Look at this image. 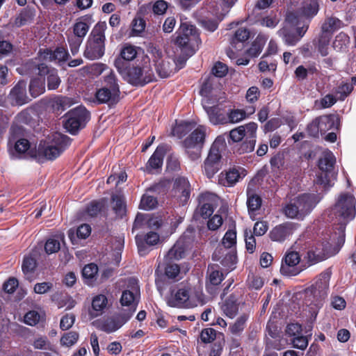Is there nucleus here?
I'll return each instance as SVG.
<instances>
[{"mask_svg": "<svg viewBox=\"0 0 356 356\" xmlns=\"http://www.w3.org/2000/svg\"><path fill=\"white\" fill-rule=\"evenodd\" d=\"M248 316L245 314L241 315L236 322L230 325L229 330L233 334H240L245 328Z\"/></svg>", "mask_w": 356, "mask_h": 356, "instance_id": "obj_49", "label": "nucleus"}, {"mask_svg": "<svg viewBox=\"0 0 356 356\" xmlns=\"http://www.w3.org/2000/svg\"><path fill=\"white\" fill-rule=\"evenodd\" d=\"M283 212L287 218L302 220L297 207L291 201L285 205Z\"/></svg>", "mask_w": 356, "mask_h": 356, "instance_id": "obj_51", "label": "nucleus"}, {"mask_svg": "<svg viewBox=\"0 0 356 356\" xmlns=\"http://www.w3.org/2000/svg\"><path fill=\"white\" fill-rule=\"evenodd\" d=\"M336 162L335 157L332 152L325 150L323 152L318 161V167L322 171L317 175L316 183L324 188H330L333 186L336 176L332 172L334 165Z\"/></svg>", "mask_w": 356, "mask_h": 356, "instance_id": "obj_11", "label": "nucleus"}, {"mask_svg": "<svg viewBox=\"0 0 356 356\" xmlns=\"http://www.w3.org/2000/svg\"><path fill=\"white\" fill-rule=\"evenodd\" d=\"M227 123H237L246 118V112L242 109H232L227 113Z\"/></svg>", "mask_w": 356, "mask_h": 356, "instance_id": "obj_50", "label": "nucleus"}, {"mask_svg": "<svg viewBox=\"0 0 356 356\" xmlns=\"http://www.w3.org/2000/svg\"><path fill=\"white\" fill-rule=\"evenodd\" d=\"M79 339V334L76 332H69L64 334L60 339V344L64 346L70 347L75 344Z\"/></svg>", "mask_w": 356, "mask_h": 356, "instance_id": "obj_54", "label": "nucleus"}, {"mask_svg": "<svg viewBox=\"0 0 356 356\" xmlns=\"http://www.w3.org/2000/svg\"><path fill=\"white\" fill-rule=\"evenodd\" d=\"M330 273L324 272L320 274L314 284L305 290V303L309 307V312L316 316L318 311L328 294Z\"/></svg>", "mask_w": 356, "mask_h": 356, "instance_id": "obj_2", "label": "nucleus"}, {"mask_svg": "<svg viewBox=\"0 0 356 356\" xmlns=\"http://www.w3.org/2000/svg\"><path fill=\"white\" fill-rule=\"evenodd\" d=\"M40 319V316L36 311L27 312L24 318V322L31 326L35 325Z\"/></svg>", "mask_w": 356, "mask_h": 356, "instance_id": "obj_60", "label": "nucleus"}, {"mask_svg": "<svg viewBox=\"0 0 356 356\" xmlns=\"http://www.w3.org/2000/svg\"><path fill=\"white\" fill-rule=\"evenodd\" d=\"M317 120L318 121L321 132L325 133L333 127L335 117L334 115H323L317 118Z\"/></svg>", "mask_w": 356, "mask_h": 356, "instance_id": "obj_47", "label": "nucleus"}, {"mask_svg": "<svg viewBox=\"0 0 356 356\" xmlns=\"http://www.w3.org/2000/svg\"><path fill=\"white\" fill-rule=\"evenodd\" d=\"M218 201V196L214 193L206 192L199 197L198 212L203 218L209 217L214 211V207Z\"/></svg>", "mask_w": 356, "mask_h": 356, "instance_id": "obj_18", "label": "nucleus"}, {"mask_svg": "<svg viewBox=\"0 0 356 356\" xmlns=\"http://www.w3.org/2000/svg\"><path fill=\"white\" fill-rule=\"evenodd\" d=\"M159 235L155 232H149L145 235H136V243L140 255H145L149 252L147 247L153 246L159 243Z\"/></svg>", "mask_w": 356, "mask_h": 356, "instance_id": "obj_19", "label": "nucleus"}, {"mask_svg": "<svg viewBox=\"0 0 356 356\" xmlns=\"http://www.w3.org/2000/svg\"><path fill=\"white\" fill-rule=\"evenodd\" d=\"M295 229L294 223L284 222L273 227L269 233V236L273 241L282 242L293 234Z\"/></svg>", "mask_w": 356, "mask_h": 356, "instance_id": "obj_23", "label": "nucleus"}, {"mask_svg": "<svg viewBox=\"0 0 356 356\" xmlns=\"http://www.w3.org/2000/svg\"><path fill=\"white\" fill-rule=\"evenodd\" d=\"M332 35L321 31L318 40V49L321 56H325L328 54V46Z\"/></svg>", "mask_w": 356, "mask_h": 356, "instance_id": "obj_46", "label": "nucleus"}, {"mask_svg": "<svg viewBox=\"0 0 356 356\" xmlns=\"http://www.w3.org/2000/svg\"><path fill=\"white\" fill-rule=\"evenodd\" d=\"M236 243V232L234 229H228L225 234L222 245L225 249H230Z\"/></svg>", "mask_w": 356, "mask_h": 356, "instance_id": "obj_48", "label": "nucleus"}, {"mask_svg": "<svg viewBox=\"0 0 356 356\" xmlns=\"http://www.w3.org/2000/svg\"><path fill=\"white\" fill-rule=\"evenodd\" d=\"M226 146L224 135L218 136L213 143L203 165L204 172L208 178L213 177L221 168V152Z\"/></svg>", "mask_w": 356, "mask_h": 356, "instance_id": "obj_8", "label": "nucleus"}, {"mask_svg": "<svg viewBox=\"0 0 356 356\" xmlns=\"http://www.w3.org/2000/svg\"><path fill=\"white\" fill-rule=\"evenodd\" d=\"M205 136L206 127L199 126L183 141L185 152L192 161L200 158Z\"/></svg>", "mask_w": 356, "mask_h": 356, "instance_id": "obj_12", "label": "nucleus"}, {"mask_svg": "<svg viewBox=\"0 0 356 356\" xmlns=\"http://www.w3.org/2000/svg\"><path fill=\"white\" fill-rule=\"evenodd\" d=\"M70 144L68 136L60 133H53L49 136L43 146L40 143L38 148L39 156L42 155L45 159L54 160Z\"/></svg>", "mask_w": 356, "mask_h": 356, "instance_id": "obj_9", "label": "nucleus"}, {"mask_svg": "<svg viewBox=\"0 0 356 356\" xmlns=\"http://www.w3.org/2000/svg\"><path fill=\"white\" fill-rule=\"evenodd\" d=\"M119 94V88L109 89L108 87H103L96 92L95 97L99 103L115 104L118 101Z\"/></svg>", "mask_w": 356, "mask_h": 356, "instance_id": "obj_29", "label": "nucleus"}, {"mask_svg": "<svg viewBox=\"0 0 356 356\" xmlns=\"http://www.w3.org/2000/svg\"><path fill=\"white\" fill-rule=\"evenodd\" d=\"M75 316L72 314H66L62 317L60 322V327L63 330L70 329L74 323Z\"/></svg>", "mask_w": 356, "mask_h": 356, "instance_id": "obj_63", "label": "nucleus"}, {"mask_svg": "<svg viewBox=\"0 0 356 356\" xmlns=\"http://www.w3.org/2000/svg\"><path fill=\"white\" fill-rule=\"evenodd\" d=\"M90 113L83 106H77L66 115L64 127L72 134H76L89 120Z\"/></svg>", "mask_w": 356, "mask_h": 356, "instance_id": "obj_13", "label": "nucleus"}, {"mask_svg": "<svg viewBox=\"0 0 356 356\" xmlns=\"http://www.w3.org/2000/svg\"><path fill=\"white\" fill-rule=\"evenodd\" d=\"M134 312V310L130 314H119L107 318L102 323L100 330L107 333L117 331L129 320Z\"/></svg>", "mask_w": 356, "mask_h": 356, "instance_id": "obj_20", "label": "nucleus"}, {"mask_svg": "<svg viewBox=\"0 0 356 356\" xmlns=\"http://www.w3.org/2000/svg\"><path fill=\"white\" fill-rule=\"evenodd\" d=\"M107 25L105 22H98L92 29L84 51V56L90 60L100 58L105 51V31Z\"/></svg>", "mask_w": 356, "mask_h": 356, "instance_id": "obj_7", "label": "nucleus"}, {"mask_svg": "<svg viewBox=\"0 0 356 356\" xmlns=\"http://www.w3.org/2000/svg\"><path fill=\"white\" fill-rule=\"evenodd\" d=\"M108 303L106 297L104 295L95 296L92 301V311L90 314L92 317L101 315Z\"/></svg>", "mask_w": 356, "mask_h": 356, "instance_id": "obj_36", "label": "nucleus"}, {"mask_svg": "<svg viewBox=\"0 0 356 356\" xmlns=\"http://www.w3.org/2000/svg\"><path fill=\"white\" fill-rule=\"evenodd\" d=\"M319 200L318 195L310 193H304L291 200L297 207L302 219L313 210Z\"/></svg>", "mask_w": 356, "mask_h": 356, "instance_id": "obj_16", "label": "nucleus"}, {"mask_svg": "<svg viewBox=\"0 0 356 356\" xmlns=\"http://www.w3.org/2000/svg\"><path fill=\"white\" fill-rule=\"evenodd\" d=\"M222 310L223 313L228 317L234 318L238 312V307L236 302V300L233 297H230L222 304Z\"/></svg>", "mask_w": 356, "mask_h": 356, "instance_id": "obj_41", "label": "nucleus"}, {"mask_svg": "<svg viewBox=\"0 0 356 356\" xmlns=\"http://www.w3.org/2000/svg\"><path fill=\"white\" fill-rule=\"evenodd\" d=\"M173 193L182 205L188 202L190 197L191 185L186 178L178 177L175 179Z\"/></svg>", "mask_w": 356, "mask_h": 356, "instance_id": "obj_22", "label": "nucleus"}, {"mask_svg": "<svg viewBox=\"0 0 356 356\" xmlns=\"http://www.w3.org/2000/svg\"><path fill=\"white\" fill-rule=\"evenodd\" d=\"M222 19V17L220 16H216L214 18H210L205 17L200 19V24L206 30L213 32L217 29L218 23Z\"/></svg>", "mask_w": 356, "mask_h": 356, "instance_id": "obj_44", "label": "nucleus"}, {"mask_svg": "<svg viewBox=\"0 0 356 356\" xmlns=\"http://www.w3.org/2000/svg\"><path fill=\"white\" fill-rule=\"evenodd\" d=\"M244 176L245 175L243 172H240L238 169L232 168L225 174L221 173L220 181L224 186H231Z\"/></svg>", "mask_w": 356, "mask_h": 356, "instance_id": "obj_34", "label": "nucleus"}, {"mask_svg": "<svg viewBox=\"0 0 356 356\" xmlns=\"http://www.w3.org/2000/svg\"><path fill=\"white\" fill-rule=\"evenodd\" d=\"M128 287L130 289L122 292L120 302L123 306L134 307L136 305V301L139 295L138 280L136 278H129L128 280Z\"/></svg>", "mask_w": 356, "mask_h": 356, "instance_id": "obj_21", "label": "nucleus"}, {"mask_svg": "<svg viewBox=\"0 0 356 356\" xmlns=\"http://www.w3.org/2000/svg\"><path fill=\"white\" fill-rule=\"evenodd\" d=\"M151 54L156 71L161 78L168 77L175 72L174 62L169 57L165 56L161 50L154 47Z\"/></svg>", "mask_w": 356, "mask_h": 356, "instance_id": "obj_14", "label": "nucleus"}, {"mask_svg": "<svg viewBox=\"0 0 356 356\" xmlns=\"http://www.w3.org/2000/svg\"><path fill=\"white\" fill-rule=\"evenodd\" d=\"M45 90L44 80L34 79L31 80L29 85V91L33 97H36L43 93Z\"/></svg>", "mask_w": 356, "mask_h": 356, "instance_id": "obj_45", "label": "nucleus"}, {"mask_svg": "<svg viewBox=\"0 0 356 356\" xmlns=\"http://www.w3.org/2000/svg\"><path fill=\"white\" fill-rule=\"evenodd\" d=\"M12 156L16 159L36 158V151L31 148L30 143L26 139H19L16 141Z\"/></svg>", "mask_w": 356, "mask_h": 356, "instance_id": "obj_25", "label": "nucleus"}, {"mask_svg": "<svg viewBox=\"0 0 356 356\" xmlns=\"http://www.w3.org/2000/svg\"><path fill=\"white\" fill-rule=\"evenodd\" d=\"M76 103V101L69 97H58L53 102V107L58 111H64Z\"/></svg>", "mask_w": 356, "mask_h": 356, "instance_id": "obj_43", "label": "nucleus"}, {"mask_svg": "<svg viewBox=\"0 0 356 356\" xmlns=\"http://www.w3.org/2000/svg\"><path fill=\"white\" fill-rule=\"evenodd\" d=\"M208 277L206 288L207 291L214 295L216 293V287L223 280V274L214 266H210L208 268Z\"/></svg>", "mask_w": 356, "mask_h": 356, "instance_id": "obj_28", "label": "nucleus"}, {"mask_svg": "<svg viewBox=\"0 0 356 356\" xmlns=\"http://www.w3.org/2000/svg\"><path fill=\"white\" fill-rule=\"evenodd\" d=\"M35 349L53 350L54 346L48 340L47 337H38L33 342Z\"/></svg>", "mask_w": 356, "mask_h": 356, "instance_id": "obj_53", "label": "nucleus"}, {"mask_svg": "<svg viewBox=\"0 0 356 356\" xmlns=\"http://www.w3.org/2000/svg\"><path fill=\"white\" fill-rule=\"evenodd\" d=\"M300 257L298 252H288L284 258V261L282 264L280 272L282 275L286 276H294L299 274L302 269L298 266L300 263Z\"/></svg>", "mask_w": 356, "mask_h": 356, "instance_id": "obj_17", "label": "nucleus"}, {"mask_svg": "<svg viewBox=\"0 0 356 356\" xmlns=\"http://www.w3.org/2000/svg\"><path fill=\"white\" fill-rule=\"evenodd\" d=\"M88 17H85L74 24L73 26V36H76L83 40L90 29V24L88 22Z\"/></svg>", "mask_w": 356, "mask_h": 356, "instance_id": "obj_38", "label": "nucleus"}, {"mask_svg": "<svg viewBox=\"0 0 356 356\" xmlns=\"http://www.w3.org/2000/svg\"><path fill=\"white\" fill-rule=\"evenodd\" d=\"M26 84L24 81H19L10 90L8 98L13 105L22 106L29 102V97L26 93Z\"/></svg>", "mask_w": 356, "mask_h": 356, "instance_id": "obj_26", "label": "nucleus"}, {"mask_svg": "<svg viewBox=\"0 0 356 356\" xmlns=\"http://www.w3.org/2000/svg\"><path fill=\"white\" fill-rule=\"evenodd\" d=\"M67 40L70 51L72 55L74 56L79 52V47L83 42V40L73 35L69 36Z\"/></svg>", "mask_w": 356, "mask_h": 356, "instance_id": "obj_61", "label": "nucleus"}, {"mask_svg": "<svg viewBox=\"0 0 356 356\" xmlns=\"http://www.w3.org/2000/svg\"><path fill=\"white\" fill-rule=\"evenodd\" d=\"M113 208L117 215L122 216L125 211V204L122 197L118 195L112 196Z\"/></svg>", "mask_w": 356, "mask_h": 356, "instance_id": "obj_55", "label": "nucleus"}, {"mask_svg": "<svg viewBox=\"0 0 356 356\" xmlns=\"http://www.w3.org/2000/svg\"><path fill=\"white\" fill-rule=\"evenodd\" d=\"M308 29V24L300 22V18L294 13L286 15L284 26L277 31L278 35L289 46L296 45Z\"/></svg>", "mask_w": 356, "mask_h": 356, "instance_id": "obj_4", "label": "nucleus"}, {"mask_svg": "<svg viewBox=\"0 0 356 356\" xmlns=\"http://www.w3.org/2000/svg\"><path fill=\"white\" fill-rule=\"evenodd\" d=\"M247 206L248 213L252 220L256 219L257 211L260 209L261 206V198L253 191L248 188L247 190Z\"/></svg>", "mask_w": 356, "mask_h": 356, "instance_id": "obj_33", "label": "nucleus"}, {"mask_svg": "<svg viewBox=\"0 0 356 356\" xmlns=\"http://www.w3.org/2000/svg\"><path fill=\"white\" fill-rule=\"evenodd\" d=\"M204 108L207 112L209 121L213 124H227V115L224 113V111L218 106H207L204 105Z\"/></svg>", "mask_w": 356, "mask_h": 356, "instance_id": "obj_31", "label": "nucleus"}, {"mask_svg": "<svg viewBox=\"0 0 356 356\" xmlns=\"http://www.w3.org/2000/svg\"><path fill=\"white\" fill-rule=\"evenodd\" d=\"M250 31L248 29L240 28L235 32L232 43H236V42H243L250 38Z\"/></svg>", "mask_w": 356, "mask_h": 356, "instance_id": "obj_58", "label": "nucleus"}, {"mask_svg": "<svg viewBox=\"0 0 356 356\" xmlns=\"http://www.w3.org/2000/svg\"><path fill=\"white\" fill-rule=\"evenodd\" d=\"M97 273L98 267L95 264H89L85 266L82 270L83 277L86 280V282L89 285L92 284Z\"/></svg>", "mask_w": 356, "mask_h": 356, "instance_id": "obj_42", "label": "nucleus"}, {"mask_svg": "<svg viewBox=\"0 0 356 356\" xmlns=\"http://www.w3.org/2000/svg\"><path fill=\"white\" fill-rule=\"evenodd\" d=\"M185 254V248L183 243L179 240L168 252L166 257L169 260H179L184 257Z\"/></svg>", "mask_w": 356, "mask_h": 356, "instance_id": "obj_39", "label": "nucleus"}, {"mask_svg": "<svg viewBox=\"0 0 356 356\" xmlns=\"http://www.w3.org/2000/svg\"><path fill=\"white\" fill-rule=\"evenodd\" d=\"M157 200L156 197L148 194H145L141 198L140 207L142 209L151 210L155 208Z\"/></svg>", "mask_w": 356, "mask_h": 356, "instance_id": "obj_52", "label": "nucleus"}, {"mask_svg": "<svg viewBox=\"0 0 356 356\" xmlns=\"http://www.w3.org/2000/svg\"><path fill=\"white\" fill-rule=\"evenodd\" d=\"M168 8V3L164 0H158L152 6V11L155 15H163Z\"/></svg>", "mask_w": 356, "mask_h": 356, "instance_id": "obj_62", "label": "nucleus"}, {"mask_svg": "<svg viewBox=\"0 0 356 356\" xmlns=\"http://www.w3.org/2000/svg\"><path fill=\"white\" fill-rule=\"evenodd\" d=\"M60 242L54 238H49L47 241L44 249L47 254H52L60 250Z\"/></svg>", "mask_w": 356, "mask_h": 356, "instance_id": "obj_64", "label": "nucleus"}, {"mask_svg": "<svg viewBox=\"0 0 356 356\" xmlns=\"http://www.w3.org/2000/svg\"><path fill=\"white\" fill-rule=\"evenodd\" d=\"M138 48L134 45L126 44L120 51V57L116 59H122L124 62L133 60L137 56Z\"/></svg>", "mask_w": 356, "mask_h": 356, "instance_id": "obj_40", "label": "nucleus"}, {"mask_svg": "<svg viewBox=\"0 0 356 356\" xmlns=\"http://www.w3.org/2000/svg\"><path fill=\"white\" fill-rule=\"evenodd\" d=\"M166 150L167 146L165 145H160L156 149L146 164L147 172L153 173L154 170L161 168Z\"/></svg>", "mask_w": 356, "mask_h": 356, "instance_id": "obj_27", "label": "nucleus"}, {"mask_svg": "<svg viewBox=\"0 0 356 356\" xmlns=\"http://www.w3.org/2000/svg\"><path fill=\"white\" fill-rule=\"evenodd\" d=\"M343 26V23L335 17H327L321 26V31L330 35Z\"/></svg>", "mask_w": 356, "mask_h": 356, "instance_id": "obj_35", "label": "nucleus"}, {"mask_svg": "<svg viewBox=\"0 0 356 356\" xmlns=\"http://www.w3.org/2000/svg\"><path fill=\"white\" fill-rule=\"evenodd\" d=\"M36 267V261L30 257H25L22 266V270L26 275L32 273Z\"/></svg>", "mask_w": 356, "mask_h": 356, "instance_id": "obj_59", "label": "nucleus"}, {"mask_svg": "<svg viewBox=\"0 0 356 356\" xmlns=\"http://www.w3.org/2000/svg\"><path fill=\"white\" fill-rule=\"evenodd\" d=\"M104 207V203L103 201L92 202L86 209V213L90 217L97 216Z\"/></svg>", "mask_w": 356, "mask_h": 356, "instance_id": "obj_56", "label": "nucleus"}, {"mask_svg": "<svg viewBox=\"0 0 356 356\" xmlns=\"http://www.w3.org/2000/svg\"><path fill=\"white\" fill-rule=\"evenodd\" d=\"M264 284V282L261 277L254 274H251L248 275V284L249 288L255 290H259L262 288Z\"/></svg>", "mask_w": 356, "mask_h": 356, "instance_id": "obj_57", "label": "nucleus"}, {"mask_svg": "<svg viewBox=\"0 0 356 356\" xmlns=\"http://www.w3.org/2000/svg\"><path fill=\"white\" fill-rule=\"evenodd\" d=\"M318 12V4L316 0H310L302 3L298 12H293L300 18L302 22V17L312 18Z\"/></svg>", "mask_w": 356, "mask_h": 356, "instance_id": "obj_32", "label": "nucleus"}, {"mask_svg": "<svg viewBox=\"0 0 356 356\" xmlns=\"http://www.w3.org/2000/svg\"><path fill=\"white\" fill-rule=\"evenodd\" d=\"M114 65L122 77L133 86H143L155 80L154 72L147 60L130 67L122 59H115Z\"/></svg>", "mask_w": 356, "mask_h": 356, "instance_id": "obj_1", "label": "nucleus"}, {"mask_svg": "<svg viewBox=\"0 0 356 356\" xmlns=\"http://www.w3.org/2000/svg\"><path fill=\"white\" fill-rule=\"evenodd\" d=\"M334 254L335 252H332L331 245L329 242H318L309 246L305 259H307L309 265H312L327 259Z\"/></svg>", "mask_w": 356, "mask_h": 356, "instance_id": "obj_15", "label": "nucleus"}, {"mask_svg": "<svg viewBox=\"0 0 356 356\" xmlns=\"http://www.w3.org/2000/svg\"><path fill=\"white\" fill-rule=\"evenodd\" d=\"M223 250L222 248L219 249H216L213 254V259L216 261H220L221 264L223 266H229V267H232L236 263V255L232 252H229L225 254V257L222 258L224 255L222 252Z\"/></svg>", "mask_w": 356, "mask_h": 356, "instance_id": "obj_37", "label": "nucleus"}, {"mask_svg": "<svg viewBox=\"0 0 356 356\" xmlns=\"http://www.w3.org/2000/svg\"><path fill=\"white\" fill-rule=\"evenodd\" d=\"M356 199L353 194L341 193L338 196L336 203L331 211V218H335V222L340 225L343 230L346 224L353 220L356 213Z\"/></svg>", "mask_w": 356, "mask_h": 356, "instance_id": "obj_3", "label": "nucleus"}, {"mask_svg": "<svg viewBox=\"0 0 356 356\" xmlns=\"http://www.w3.org/2000/svg\"><path fill=\"white\" fill-rule=\"evenodd\" d=\"M38 70L40 76H47V87L49 90H55L59 86L60 79L56 69L50 68L46 64L41 63L38 65Z\"/></svg>", "mask_w": 356, "mask_h": 356, "instance_id": "obj_24", "label": "nucleus"}, {"mask_svg": "<svg viewBox=\"0 0 356 356\" xmlns=\"http://www.w3.org/2000/svg\"><path fill=\"white\" fill-rule=\"evenodd\" d=\"M68 53L64 47H57L54 51L44 49L40 51L39 58L46 61H65L68 58Z\"/></svg>", "mask_w": 356, "mask_h": 356, "instance_id": "obj_30", "label": "nucleus"}, {"mask_svg": "<svg viewBox=\"0 0 356 356\" xmlns=\"http://www.w3.org/2000/svg\"><path fill=\"white\" fill-rule=\"evenodd\" d=\"M257 128V124L251 122L230 131L229 138L234 143L242 141L237 149L239 154L248 153L254 150Z\"/></svg>", "mask_w": 356, "mask_h": 356, "instance_id": "obj_6", "label": "nucleus"}, {"mask_svg": "<svg viewBox=\"0 0 356 356\" xmlns=\"http://www.w3.org/2000/svg\"><path fill=\"white\" fill-rule=\"evenodd\" d=\"M201 295L200 292L190 286H181L171 291L168 303L171 307H193L200 300Z\"/></svg>", "mask_w": 356, "mask_h": 356, "instance_id": "obj_10", "label": "nucleus"}, {"mask_svg": "<svg viewBox=\"0 0 356 356\" xmlns=\"http://www.w3.org/2000/svg\"><path fill=\"white\" fill-rule=\"evenodd\" d=\"M177 34L175 44L186 56H191L201 44L197 29L188 22H181Z\"/></svg>", "mask_w": 356, "mask_h": 356, "instance_id": "obj_5", "label": "nucleus"}]
</instances>
